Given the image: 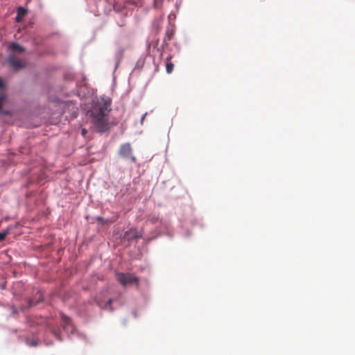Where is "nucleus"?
Masks as SVG:
<instances>
[{"label":"nucleus","mask_w":355,"mask_h":355,"mask_svg":"<svg viewBox=\"0 0 355 355\" xmlns=\"http://www.w3.org/2000/svg\"><path fill=\"white\" fill-rule=\"evenodd\" d=\"M29 345H31V346H36L37 345V343H35V341H33L31 342Z\"/></svg>","instance_id":"nucleus-17"},{"label":"nucleus","mask_w":355,"mask_h":355,"mask_svg":"<svg viewBox=\"0 0 355 355\" xmlns=\"http://www.w3.org/2000/svg\"><path fill=\"white\" fill-rule=\"evenodd\" d=\"M8 62L10 66L15 70H19L26 66V63L22 62L20 59L16 58L15 55H10L8 58Z\"/></svg>","instance_id":"nucleus-4"},{"label":"nucleus","mask_w":355,"mask_h":355,"mask_svg":"<svg viewBox=\"0 0 355 355\" xmlns=\"http://www.w3.org/2000/svg\"><path fill=\"white\" fill-rule=\"evenodd\" d=\"M5 98H6V96L3 94L0 95V110L2 108L3 102L5 99Z\"/></svg>","instance_id":"nucleus-12"},{"label":"nucleus","mask_w":355,"mask_h":355,"mask_svg":"<svg viewBox=\"0 0 355 355\" xmlns=\"http://www.w3.org/2000/svg\"><path fill=\"white\" fill-rule=\"evenodd\" d=\"M4 86V84L3 83V81L1 80V79L0 78V88H3Z\"/></svg>","instance_id":"nucleus-16"},{"label":"nucleus","mask_w":355,"mask_h":355,"mask_svg":"<svg viewBox=\"0 0 355 355\" xmlns=\"http://www.w3.org/2000/svg\"><path fill=\"white\" fill-rule=\"evenodd\" d=\"M112 302V299H109L108 301L107 302V303L103 306V308L104 309H107L109 306L110 310L112 311V309L111 307Z\"/></svg>","instance_id":"nucleus-11"},{"label":"nucleus","mask_w":355,"mask_h":355,"mask_svg":"<svg viewBox=\"0 0 355 355\" xmlns=\"http://www.w3.org/2000/svg\"><path fill=\"white\" fill-rule=\"evenodd\" d=\"M118 154L125 159H130L132 163L137 162V158L133 155V149L130 143H125L120 146Z\"/></svg>","instance_id":"nucleus-3"},{"label":"nucleus","mask_w":355,"mask_h":355,"mask_svg":"<svg viewBox=\"0 0 355 355\" xmlns=\"http://www.w3.org/2000/svg\"><path fill=\"white\" fill-rule=\"evenodd\" d=\"M33 304H35V303L32 300H30V306H33Z\"/></svg>","instance_id":"nucleus-19"},{"label":"nucleus","mask_w":355,"mask_h":355,"mask_svg":"<svg viewBox=\"0 0 355 355\" xmlns=\"http://www.w3.org/2000/svg\"><path fill=\"white\" fill-rule=\"evenodd\" d=\"M62 320L63 322V327L65 329L67 326L70 324V318L65 315H62Z\"/></svg>","instance_id":"nucleus-10"},{"label":"nucleus","mask_w":355,"mask_h":355,"mask_svg":"<svg viewBox=\"0 0 355 355\" xmlns=\"http://www.w3.org/2000/svg\"><path fill=\"white\" fill-rule=\"evenodd\" d=\"M166 35H167V37H168V40H170L171 39V37H172V35H173V33L172 32H167L166 33Z\"/></svg>","instance_id":"nucleus-15"},{"label":"nucleus","mask_w":355,"mask_h":355,"mask_svg":"<svg viewBox=\"0 0 355 355\" xmlns=\"http://www.w3.org/2000/svg\"><path fill=\"white\" fill-rule=\"evenodd\" d=\"M6 232L0 233V241L4 240L5 238H6Z\"/></svg>","instance_id":"nucleus-13"},{"label":"nucleus","mask_w":355,"mask_h":355,"mask_svg":"<svg viewBox=\"0 0 355 355\" xmlns=\"http://www.w3.org/2000/svg\"><path fill=\"white\" fill-rule=\"evenodd\" d=\"M119 55L120 58H121L123 56V51L122 50L119 51Z\"/></svg>","instance_id":"nucleus-18"},{"label":"nucleus","mask_w":355,"mask_h":355,"mask_svg":"<svg viewBox=\"0 0 355 355\" xmlns=\"http://www.w3.org/2000/svg\"><path fill=\"white\" fill-rule=\"evenodd\" d=\"M159 222V215L154 213L148 215L146 223H149L150 224H156Z\"/></svg>","instance_id":"nucleus-7"},{"label":"nucleus","mask_w":355,"mask_h":355,"mask_svg":"<svg viewBox=\"0 0 355 355\" xmlns=\"http://www.w3.org/2000/svg\"><path fill=\"white\" fill-rule=\"evenodd\" d=\"M27 14V10L23 7H19L17 10V16L15 20L17 22H21Z\"/></svg>","instance_id":"nucleus-6"},{"label":"nucleus","mask_w":355,"mask_h":355,"mask_svg":"<svg viewBox=\"0 0 355 355\" xmlns=\"http://www.w3.org/2000/svg\"><path fill=\"white\" fill-rule=\"evenodd\" d=\"M116 280L123 286L130 284H136L138 286L139 279L132 273L116 272Z\"/></svg>","instance_id":"nucleus-2"},{"label":"nucleus","mask_w":355,"mask_h":355,"mask_svg":"<svg viewBox=\"0 0 355 355\" xmlns=\"http://www.w3.org/2000/svg\"><path fill=\"white\" fill-rule=\"evenodd\" d=\"M171 57H168L166 60V70L168 73H171L174 67V64L171 62Z\"/></svg>","instance_id":"nucleus-8"},{"label":"nucleus","mask_w":355,"mask_h":355,"mask_svg":"<svg viewBox=\"0 0 355 355\" xmlns=\"http://www.w3.org/2000/svg\"><path fill=\"white\" fill-rule=\"evenodd\" d=\"M87 133V130L85 128H83L81 130V134L83 137H85Z\"/></svg>","instance_id":"nucleus-14"},{"label":"nucleus","mask_w":355,"mask_h":355,"mask_svg":"<svg viewBox=\"0 0 355 355\" xmlns=\"http://www.w3.org/2000/svg\"><path fill=\"white\" fill-rule=\"evenodd\" d=\"M141 237V234H139L136 229H130L124 233L123 238L128 241L137 240Z\"/></svg>","instance_id":"nucleus-5"},{"label":"nucleus","mask_w":355,"mask_h":355,"mask_svg":"<svg viewBox=\"0 0 355 355\" xmlns=\"http://www.w3.org/2000/svg\"><path fill=\"white\" fill-rule=\"evenodd\" d=\"M10 49L12 51H17V52H19V53L23 52L24 51V49L22 46H21L17 43H15V42L12 43L10 45Z\"/></svg>","instance_id":"nucleus-9"},{"label":"nucleus","mask_w":355,"mask_h":355,"mask_svg":"<svg viewBox=\"0 0 355 355\" xmlns=\"http://www.w3.org/2000/svg\"><path fill=\"white\" fill-rule=\"evenodd\" d=\"M40 300H42V297H41V295H40Z\"/></svg>","instance_id":"nucleus-20"},{"label":"nucleus","mask_w":355,"mask_h":355,"mask_svg":"<svg viewBox=\"0 0 355 355\" xmlns=\"http://www.w3.org/2000/svg\"><path fill=\"white\" fill-rule=\"evenodd\" d=\"M111 103L107 101H102L94 105L91 110L90 116L92 123L95 130L103 133L109 131L110 124L108 121V114L111 111Z\"/></svg>","instance_id":"nucleus-1"}]
</instances>
